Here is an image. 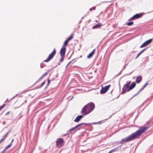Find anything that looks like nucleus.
<instances>
[{
  "mask_svg": "<svg viewBox=\"0 0 153 153\" xmlns=\"http://www.w3.org/2000/svg\"><path fill=\"white\" fill-rule=\"evenodd\" d=\"M149 128L147 127H141L139 129L135 132L132 133L130 136L123 139L122 140V142H126L133 140L139 137L141 134Z\"/></svg>",
  "mask_w": 153,
  "mask_h": 153,
  "instance_id": "obj_1",
  "label": "nucleus"
},
{
  "mask_svg": "<svg viewBox=\"0 0 153 153\" xmlns=\"http://www.w3.org/2000/svg\"><path fill=\"white\" fill-rule=\"evenodd\" d=\"M95 107V105L93 102H89L83 108L81 113L84 115H87L91 112L94 108Z\"/></svg>",
  "mask_w": 153,
  "mask_h": 153,
  "instance_id": "obj_2",
  "label": "nucleus"
},
{
  "mask_svg": "<svg viewBox=\"0 0 153 153\" xmlns=\"http://www.w3.org/2000/svg\"><path fill=\"white\" fill-rule=\"evenodd\" d=\"M131 83V81H130L127 82L124 85L122 89L121 94H124L126 92L128 91V89Z\"/></svg>",
  "mask_w": 153,
  "mask_h": 153,
  "instance_id": "obj_3",
  "label": "nucleus"
},
{
  "mask_svg": "<svg viewBox=\"0 0 153 153\" xmlns=\"http://www.w3.org/2000/svg\"><path fill=\"white\" fill-rule=\"evenodd\" d=\"M56 51L55 49H54L52 53L49 54L48 58L46 60H44V61L45 62H49L53 58L54 56L56 54Z\"/></svg>",
  "mask_w": 153,
  "mask_h": 153,
  "instance_id": "obj_4",
  "label": "nucleus"
},
{
  "mask_svg": "<svg viewBox=\"0 0 153 153\" xmlns=\"http://www.w3.org/2000/svg\"><path fill=\"white\" fill-rule=\"evenodd\" d=\"M63 140L61 138H59L57 139L56 141V146L58 148H61L63 145Z\"/></svg>",
  "mask_w": 153,
  "mask_h": 153,
  "instance_id": "obj_5",
  "label": "nucleus"
},
{
  "mask_svg": "<svg viewBox=\"0 0 153 153\" xmlns=\"http://www.w3.org/2000/svg\"><path fill=\"white\" fill-rule=\"evenodd\" d=\"M111 86L110 85H109L103 88L102 87V89L100 91V93L101 94H103L106 93L107 91L108 90L109 88Z\"/></svg>",
  "mask_w": 153,
  "mask_h": 153,
  "instance_id": "obj_6",
  "label": "nucleus"
},
{
  "mask_svg": "<svg viewBox=\"0 0 153 153\" xmlns=\"http://www.w3.org/2000/svg\"><path fill=\"white\" fill-rule=\"evenodd\" d=\"M152 40V39H150L149 40H147L144 43H143L140 46V48H142L144 47H145L149 44L150 43Z\"/></svg>",
  "mask_w": 153,
  "mask_h": 153,
  "instance_id": "obj_7",
  "label": "nucleus"
},
{
  "mask_svg": "<svg viewBox=\"0 0 153 153\" xmlns=\"http://www.w3.org/2000/svg\"><path fill=\"white\" fill-rule=\"evenodd\" d=\"M66 51L65 47L62 46L60 51V55L61 56H64Z\"/></svg>",
  "mask_w": 153,
  "mask_h": 153,
  "instance_id": "obj_8",
  "label": "nucleus"
},
{
  "mask_svg": "<svg viewBox=\"0 0 153 153\" xmlns=\"http://www.w3.org/2000/svg\"><path fill=\"white\" fill-rule=\"evenodd\" d=\"M136 84L135 82H132L130 86L129 87V88L128 89V91H129L130 90H131L133 88L136 86Z\"/></svg>",
  "mask_w": 153,
  "mask_h": 153,
  "instance_id": "obj_9",
  "label": "nucleus"
},
{
  "mask_svg": "<svg viewBox=\"0 0 153 153\" xmlns=\"http://www.w3.org/2000/svg\"><path fill=\"white\" fill-rule=\"evenodd\" d=\"M142 80V77L141 76H138L136 79V82L137 83H139Z\"/></svg>",
  "mask_w": 153,
  "mask_h": 153,
  "instance_id": "obj_10",
  "label": "nucleus"
},
{
  "mask_svg": "<svg viewBox=\"0 0 153 153\" xmlns=\"http://www.w3.org/2000/svg\"><path fill=\"white\" fill-rule=\"evenodd\" d=\"M95 49H94L88 56V58H91L94 53Z\"/></svg>",
  "mask_w": 153,
  "mask_h": 153,
  "instance_id": "obj_11",
  "label": "nucleus"
},
{
  "mask_svg": "<svg viewBox=\"0 0 153 153\" xmlns=\"http://www.w3.org/2000/svg\"><path fill=\"white\" fill-rule=\"evenodd\" d=\"M88 123H82L80 124H79L78 125H77V127H79V126H81L82 127H83L86 125H88Z\"/></svg>",
  "mask_w": 153,
  "mask_h": 153,
  "instance_id": "obj_12",
  "label": "nucleus"
},
{
  "mask_svg": "<svg viewBox=\"0 0 153 153\" xmlns=\"http://www.w3.org/2000/svg\"><path fill=\"white\" fill-rule=\"evenodd\" d=\"M76 59H73L70 62L68 63V64L67 65V66L66 67V68H67V67L68 66V65L70 64H73L75 62H76Z\"/></svg>",
  "mask_w": 153,
  "mask_h": 153,
  "instance_id": "obj_13",
  "label": "nucleus"
},
{
  "mask_svg": "<svg viewBox=\"0 0 153 153\" xmlns=\"http://www.w3.org/2000/svg\"><path fill=\"white\" fill-rule=\"evenodd\" d=\"M142 15L141 14H137L134 15V16L135 17V19H137L140 18L142 16Z\"/></svg>",
  "mask_w": 153,
  "mask_h": 153,
  "instance_id": "obj_14",
  "label": "nucleus"
},
{
  "mask_svg": "<svg viewBox=\"0 0 153 153\" xmlns=\"http://www.w3.org/2000/svg\"><path fill=\"white\" fill-rule=\"evenodd\" d=\"M101 25L100 24H97L95 25H94L92 27L93 29H95L98 28L100 27V26Z\"/></svg>",
  "mask_w": 153,
  "mask_h": 153,
  "instance_id": "obj_15",
  "label": "nucleus"
},
{
  "mask_svg": "<svg viewBox=\"0 0 153 153\" xmlns=\"http://www.w3.org/2000/svg\"><path fill=\"white\" fill-rule=\"evenodd\" d=\"M83 117V115H80L77 116V122L79 121Z\"/></svg>",
  "mask_w": 153,
  "mask_h": 153,
  "instance_id": "obj_16",
  "label": "nucleus"
},
{
  "mask_svg": "<svg viewBox=\"0 0 153 153\" xmlns=\"http://www.w3.org/2000/svg\"><path fill=\"white\" fill-rule=\"evenodd\" d=\"M48 74V72H45L44 74H43L41 77H40L39 79V80L37 81V82L41 80L43 78V77L45 76L47 74Z\"/></svg>",
  "mask_w": 153,
  "mask_h": 153,
  "instance_id": "obj_17",
  "label": "nucleus"
},
{
  "mask_svg": "<svg viewBox=\"0 0 153 153\" xmlns=\"http://www.w3.org/2000/svg\"><path fill=\"white\" fill-rule=\"evenodd\" d=\"M68 42L69 41H68L67 40H65L62 46L65 47V46L68 45Z\"/></svg>",
  "mask_w": 153,
  "mask_h": 153,
  "instance_id": "obj_18",
  "label": "nucleus"
},
{
  "mask_svg": "<svg viewBox=\"0 0 153 153\" xmlns=\"http://www.w3.org/2000/svg\"><path fill=\"white\" fill-rule=\"evenodd\" d=\"M10 132V131H9L7 133L6 135L3 137L2 139H3V140H4L5 139L6 137L8 134Z\"/></svg>",
  "mask_w": 153,
  "mask_h": 153,
  "instance_id": "obj_19",
  "label": "nucleus"
},
{
  "mask_svg": "<svg viewBox=\"0 0 153 153\" xmlns=\"http://www.w3.org/2000/svg\"><path fill=\"white\" fill-rule=\"evenodd\" d=\"M73 38V35H71L68 38V39H67L68 41H69L70 40H71Z\"/></svg>",
  "mask_w": 153,
  "mask_h": 153,
  "instance_id": "obj_20",
  "label": "nucleus"
},
{
  "mask_svg": "<svg viewBox=\"0 0 153 153\" xmlns=\"http://www.w3.org/2000/svg\"><path fill=\"white\" fill-rule=\"evenodd\" d=\"M76 128V126L74 127L71 128L69 130V132H71L73 130H74V129H75Z\"/></svg>",
  "mask_w": 153,
  "mask_h": 153,
  "instance_id": "obj_21",
  "label": "nucleus"
},
{
  "mask_svg": "<svg viewBox=\"0 0 153 153\" xmlns=\"http://www.w3.org/2000/svg\"><path fill=\"white\" fill-rule=\"evenodd\" d=\"M117 149V148H115L114 149H113L111 151H110L108 153H111L112 152H115L116 151V149Z\"/></svg>",
  "mask_w": 153,
  "mask_h": 153,
  "instance_id": "obj_22",
  "label": "nucleus"
},
{
  "mask_svg": "<svg viewBox=\"0 0 153 153\" xmlns=\"http://www.w3.org/2000/svg\"><path fill=\"white\" fill-rule=\"evenodd\" d=\"M133 23V22H129L127 23V25L128 26H130L132 25Z\"/></svg>",
  "mask_w": 153,
  "mask_h": 153,
  "instance_id": "obj_23",
  "label": "nucleus"
},
{
  "mask_svg": "<svg viewBox=\"0 0 153 153\" xmlns=\"http://www.w3.org/2000/svg\"><path fill=\"white\" fill-rule=\"evenodd\" d=\"M61 56V58L60 60V62H62L64 60V56Z\"/></svg>",
  "mask_w": 153,
  "mask_h": 153,
  "instance_id": "obj_24",
  "label": "nucleus"
},
{
  "mask_svg": "<svg viewBox=\"0 0 153 153\" xmlns=\"http://www.w3.org/2000/svg\"><path fill=\"white\" fill-rule=\"evenodd\" d=\"M11 146V143H10V144H9V145H8L7 147H6V148L5 149L6 150L8 149L9 148L10 146Z\"/></svg>",
  "mask_w": 153,
  "mask_h": 153,
  "instance_id": "obj_25",
  "label": "nucleus"
},
{
  "mask_svg": "<svg viewBox=\"0 0 153 153\" xmlns=\"http://www.w3.org/2000/svg\"><path fill=\"white\" fill-rule=\"evenodd\" d=\"M6 105V104H4L2 105L0 107V111L3 108H4V107L5 106V105Z\"/></svg>",
  "mask_w": 153,
  "mask_h": 153,
  "instance_id": "obj_26",
  "label": "nucleus"
},
{
  "mask_svg": "<svg viewBox=\"0 0 153 153\" xmlns=\"http://www.w3.org/2000/svg\"><path fill=\"white\" fill-rule=\"evenodd\" d=\"M45 81H44L43 82H42L41 84L40 87V88H41L45 84Z\"/></svg>",
  "mask_w": 153,
  "mask_h": 153,
  "instance_id": "obj_27",
  "label": "nucleus"
},
{
  "mask_svg": "<svg viewBox=\"0 0 153 153\" xmlns=\"http://www.w3.org/2000/svg\"><path fill=\"white\" fill-rule=\"evenodd\" d=\"M135 19V17H134V16L132 17H131L130 19L129 20H133L134 19Z\"/></svg>",
  "mask_w": 153,
  "mask_h": 153,
  "instance_id": "obj_28",
  "label": "nucleus"
},
{
  "mask_svg": "<svg viewBox=\"0 0 153 153\" xmlns=\"http://www.w3.org/2000/svg\"><path fill=\"white\" fill-rule=\"evenodd\" d=\"M146 85H144V86L139 91V92H140V91L141 90H143V89H144V88L145 87H146Z\"/></svg>",
  "mask_w": 153,
  "mask_h": 153,
  "instance_id": "obj_29",
  "label": "nucleus"
},
{
  "mask_svg": "<svg viewBox=\"0 0 153 153\" xmlns=\"http://www.w3.org/2000/svg\"><path fill=\"white\" fill-rule=\"evenodd\" d=\"M146 48L145 49H143V50H142V51H141L140 52V53L141 54H142L146 50Z\"/></svg>",
  "mask_w": 153,
  "mask_h": 153,
  "instance_id": "obj_30",
  "label": "nucleus"
},
{
  "mask_svg": "<svg viewBox=\"0 0 153 153\" xmlns=\"http://www.w3.org/2000/svg\"><path fill=\"white\" fill-rule=\"evenodd\" d=\"M146 48L145 49H143V50H142V51H141L140 52V53L141 54H142L146 50Z\"/></svg>",
  "mask_w": 153,
  "mask_h": 153,
  "instance_id": "obj_31",
  "label": "nucleus"
},
{
  "mask_svg": "<svg viewBox=\"0 0 153 153\" xmlns=\"http://www.w3.org/2000/svg\"><path fill=\"white\" fill-rule=\"evenodd\" d=\"M141 54L140 53V52L137 55V56L136 57V59H137L140 56V54Z\"/></svg>",
  "mask_w": 153,
  "mask_h": 153,
  "instance_id": "obj_32",
  "label": "nucleus"
},
{
  "mask_svg": "<svg viewBox=\"0 0 153 153\" xmlns=\"http://www.w3.org/2000/svg\"><path fill=\"white\" fill-rule=\"evenodd\" d=\"M18 94H16L15 96H14L13 98H12L11 99V100H12V99H14L17 96H18Z\"/></svg>",
  "mask_w": 153,
  "mask_h": 153,
  "instance_id": "obj_33",
  "label": "nucleus"
},
{
  "mask_svg": "<svg viewBox=\"0 0 153 153\" xmlns=\"http://www.w3.org/2000/svg\"><path fill=\"white\" fill-rule=\"evenodd\" d=\"M50 82V80L49 79H48V85L49 83Z\"/></svg>",
  "mask_w": 153,
  "mask_h": 153,
  "instance_id": "obj_34",
  "label": "nucleus"
},
{
  "mask_svg": "<svg viewBox=\"0 0 153 153\" xmlns=\"http://www.w3.org/2000/svg\"><path fill=\"white\" fill-rule=\"evenodd\" d=\"M148 82H147L145 84V85H148Z\"/></svg>",
  "mask_w": 153,
  "mask_h": 153,
  "instance_id": "obj_35",
  "label": "nucleus"
},
{
  "mask_svg": "<svg viewBox=\"0 0 153 153\" xmlns=\"http://www.w3.org/2000/svg\"><path fill=\"white\" fill-rule=\"evenodd\" d=\"M74 121L75 122H76V117L75 118V119L74 120Z\"/></svg>",
  "mask_w": 153,
  "mask_h": 153,
  "instance_id": "obj_36",
  "label": "nucleus"
},
{
  "mask_svg": "<svg viewBox=\"0 0 153 153\" xmlns=\"http://www.w3.org/2000/svg\"><path fill=\"white\" fill-rule=\"evenodd\" d=\"M6 150L5 149L1 153H3Z\"/></svg>",
  "mask_w": 153,
  "mask_h": 153,
  "instance_id": "obj_37",
  "label": "nucleus"
},
{
  "mask_svg": "<svg viewBox=\"0 0 153 153\" xmlns=\"http://www.w3.org/2000/svg\"><path fill=\"white\" fill-rule=\"evenodd\" d=\"M4 140L1 139V140L0 141V143H1L2 141H3Z\"/></svg>",
  "mask_w": 153,
  "mask_h": 153,
  "instance_id": "obj_38",
  "label": "nucleus"
},
{
  "mask_svg": "<svg viewBox=\"0 0 153 153\" xmlns=\"http://www.w3.org/2000/svg\"><path fill=\"white\" fill-rule=\"evenodd\" d=\"M9 113H10V112H8L6 114V115H7V114H9Z\"/></svg>",
  "mask_w": 153,
  "mask_h": 153,
  "instance_id": "obj_39",
  "label": "nucleus"
},
{
  "mask_svg": "<svg viewBox=\"0 0 153 153\" xmlns=\"http://www.w3.org/2000/svg\"><path fill=\"white\" fill-rule=\"evenodd\" d=\"M92 8H91L90 9V10H91V11H92Z\"/></svg>",
  "mask_w": 153,
  "mask_h": 153,
  "instance_id": "obj_40",
  "label": "nucleus"
},
{
  "mask_svg": "<svg viewBox=\"0 0 153 153\" xmlns=\"http://www.w3.org/2000/svg\"><path fill=\"white\" fill-rule=\"evenodd\" d=\"M13 139L12 140V141H11V143L13 142Z\"/></svg>",
  "mask_w": 153,
  "mask_h": 153,
  "instance_id": "obj_41",
  "label": "nucleus"
},
{
  "mask_svg": "<svg viewBox=\"0 0 153 153\" xmlns=\"http://www.w3.org/2000/svg\"><path fill=\"white\" fill-rule=\"evenodd\" d=\"M95 7H94V10H95Z\"/></svg>",
  "mask_w": 153,
  "mask_h": 153,
  "instance_id": "obj_42",
  "label": "nucleus"
},
{
  "mask_svg": "<svg viewBox=\"0 0 153 153\" xmlns=\"http://www.w3.org/2000/svg\"><path fill=\"white\" fill-rule=\"evenodd\" d=\"M41 68H42V66H41Z\"/></svg>",
  "mask_w": 153,
  "mask_h": 153,
  "instance_id": "obj_43",
  "label": "nucleus"
},
{
  "mask_svg": "<svg viewBox=\"0 0 153 153\" xmlns=\"http://www.w3.org/2000/svg\"><path fill=\"white\" fill-rule=\"evenodd\" d=\"M1 143H0V144Z\"/></svg>",
  "mask_w": 153,
  "mask_h": 153,
  "instance_id": "obj_44",
  "label": "nucleus"
},
{
  "mask_svg": "<svg viewBox=\"0 0 153 153\" xmlns=\"http://www.w3.org/2000/svg\"><path fill=\"white\" fill-rule=\"evenodd\" d=\"M1 143H0V144Z\"/></svg>",
  "mask_w": 153,
  "mask_h": 153,
  "instance_id": "obj_45",
  "label": "nucleus"
}]
</instances>
